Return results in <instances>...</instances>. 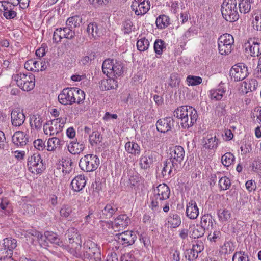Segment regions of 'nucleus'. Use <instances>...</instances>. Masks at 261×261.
Instances as JSON below:
<instances>
[{
  "label": "nucleus",
  "instance_id": "32",
  "mask_svg": "<svg viewBox=\"0 0 261 261\" xmlns=\"http://www.w3.org/2000/svg\"><path fill=\"white\" fill-rule=\"evenodd\" d=\"M42 118L39 115H33L30 117V124L31 128L34 130H39L42 126Z\"/></svg>",
  "mask_w": 261,
  "mask_h": 261
},
{
  "label": "nucleus",
  "instance_id": "40",
  "mask_svg": "<svg viewBox=\"0 0 261 261\" xmlns=\"http://www.w3.org/2000/svg\"><path fill=\"white\" fill-rule=\"evenodd\" d=\"M222 238V233L220 229H213V230L210 232L207 236V240L211 243H216L221 240Z\"/></svg>",
  "mask_w": 261,
  "mask_h": 261
},
{
  "label": "nucleus",
  "instance_id": "15",
  "mask_svg": "<svg viewBox=\"0 0 261 261\" xmlns=\"http://www.w3.org/2000/svg\"><path fill=\"white\" fill-rule=\"evenodd\" d=\"M180 169L181 167H178L170 160L168 159L164 162L162 174L164 178H169L173 176L174 174L177 173Z\"/></svg>",
  "mask_w": 261,
  "mask_h": 261
},
{
  "label": "nucleus",
  "instance_id": "17",
  "mask_svg": "<svg viewBox=\"0 0 261 261\" xmlns=\"http://www.w3.org/2000/svg\"><path fill=\"white\" fill-rule=\"evenodd\" d=\"M174 121L171 117H166L158 120L156 126L158 131L167 133L174 127Z\"/></svg>",
  "mask_w": 261,
  "mask_h": 261
},
{
  "label": "nucleus",
  "instance_id": "3",
  "mask_svg": "<svg viewBox=\"0 0 261 261\" xmlns=\"http://www.w3.org/2000/svg\"><path fill=\"white\" fill-rule=\"evenodd\" d=\"M102 71L108 77L120 76L124 72V66L120 61L107 59L105 60L102 66Z\"/></svg>",
  "mask_w": 261,
  "mask_h": 261
},
{
  "label": "nucleus",
  "instance_id": "58",
  "mask_svg": "<svg viewBox=\"0 0 261 261\" xmlns=\"http://www.w3.org/2000/svg\"><path fill=\"white\" fill-rule=\"evenodd\" d=\"M63 29L66 39L71 40L74 38L75 34V31L71 28V27L66 25Z\"/></svg>",
  "mask_w": 261,
  "mask_h": 261
},
{
  "label": "nucleus",
  "instance_id": "33",
  "mask_svg": "<svg viewBox=\"0 0 261 261\" xmlns=\"http://www.w3.org/2000/svg\"><path fill=\"white\" fill-rule=\"evenodd\" d=\"M85 148L83 143L72 141L68 145L69 151L73 154H79L82 152Z\"/></svg>",
  "mask_w": 261,
  "mask_h": 261
},
{
  "label": "nucleus",
  "instance_id": "16",
  "mask_svg": "<svg viewBox=\"0 0 261 261\" xmlns=\"http://www.w3.org/2000/svg\"><path fill=\"white\" fill-rule=\"evenodd\" d=\"M72 88H66L62 90L59 94L58 98L59 102L63 105H72L75 103L73 95H72Z\"/></svg>",
  "mask_w": 261,
  "mask_h": 261
},
{
  "label": "nucleus",
  "instance_id": "62",
  "mask_svg": "<svg viewBox=\"0 0 261 261\" xmlns=\"http://www.w3.org/2000/svg\"><path fill=\"white\" fill-rule=\"evenodd\" d=\"M124 34H129L132 31L133 23L130 20H126L123 23Z\"/></svg>",
  "mask_w": 261,
  "mask_h": 261
},
{
  "label": "nucleus",
  "instance_id": "52",
  "mask_svg": "<svg viewBox=\"0 0 261 261\" xmlns=\"http://www.w3.org/2000/svg\"><path fill=\"white\" fill-rule=\"evenodd\" d=\"M186 81L189 86H196L201 84L202 79L200 76L189 75L187 77Z\"/></svg>",
  "mask_w": 261,
  "mask_h": 261
},
{
  "label": "nucleus",
  "instance_id": "44",
  "mask_svg": "<svg viewBox=\"0 0 261 261\" xmlns=\"http://www.w3.org/2000/svg\"><path fill=\"white\" fill-rule=\"evenodd\" d=\"M169 24V18L165 15L159 16L156 19V24L158 28H165L167 27Z\"/></svg>",
  "mask_w": 261,
  "mask_h": 261
},
{
  "label": "nucleus",
  "instance_id": "19",
  "mask_svg": "<svg viewBox=\"0 0 261 261\" xmlns=\"http://www.w3.org/2000/svg\"><path fill=\"white\" fill-rule=\"evenodd\" d=\"M119 243L125 245H130L135 241V235L130 231H124L116 235Z\"/></svg>",
  "mask_w": 261,
  "mask_h": 261
},
{
  "label": "nucleus",
  "instance_id": "4",
  "mask_svg": "<svg viewBox=\"0 0 261 261\" xmlns=\"http://www.w3.org/2000/svg\"><path fill=\"white\" fill-rule=\"evenodd\" d=\"M236 0H224L221 5L223 17L227 21L234 22L238 20L239 15L237 11Z\"/></svg>",
  "mask_w": 261,
  "mask_h": 261
},
{
  "label": "nucleus",
  "instance_id": "27",
  "mask_svg": "<svg viewBox=\"0 0 261 261\" xmlns=\"http://www.w3.org/2000/svg\"><path fill=\"white\" fill-rule=\"evenodd\" d=\"M12 142L18 146H23L28 142V139L21 131H17L12 137Z\"/></svg>",
  "mask_w": 261,
  "mask_h": 261
},
{
  "label": "nucleus",
  "instance_id": "56",
  "mask_svg": "<svg viewBox=\"0 0 261 261\" xmlns=\"http://www.w3.org/2000/svg\"><path fill=\"white\" fill-rule=\"evenodd\" d=\"M218 215L220 220L227 221L230 218L231 214L229 210L224 209L222 212L219 210L218 212Z\"/></svg>",
  "mask_w": 261,
  "mask_h": 261
},
{
  "label": "nucleus",
  "instance_id": "45",
  "mask_svg": "<svg viewBox=\"0 0 261 261\" xmlns=\"http://www.w3.org/2000/svg\"><path fill=\"white\" fill-rule=\"evenodd\" d=\"M73 162L71 159H65L62 161V171L65 174H69L72 172Z\"/></svg>",
  "mask_w": 261,
  "mask_h": 261
},
{
  "label": "nucleus",
  "instance_id": "29",
  "mask_svg": "<svg viewBox=\"0 0 261 261\" xmlns=\"http://www.w3.org/2000/svg\"><path fill=\"white\" fill-rule=\"evenodd\" d=\"M203 148L205 149H214L217 148L219 140L216 136L212 137V136H207L205 139L202 141Z\"/></svg>",
  "mask_w": 261,
  "mask_h": 261
},
{
  "label": "nucleus",
  "instance_id": "42",
  "mask_svg": "<svg viewBox=\"0 0 261 261\" xmlns=\"http://www.w3.org/2000/svg\"><path fill=\"white\" fill-rule=\"evenodd\" d=\"M82 19L79 15H75L67 19L66 22V25L71 27V28L79 27L82 23Z\"/></svg>",
  "mask_w": 261,
  "mask_h": 261
},
{
  "label": "nucleus",
  "instance_id": "21",
  "mask_svg": "<svg viewBox=\"0 0 261 261\" xmlns=\"http://www.w3.org/2000/svg\"><path fill=\"white\" fill-rule=\"evenodd\" d=\"M246 50L249 48L251 56H258L261 54V40H251L246 44Z\"/></svg>",
  "mask_w": 261,
  "mask_h": 261
},
{
  "label": "nucleus",
  "instance_id": "13",
  "mask_svg": "<svg viewBox=\"0 0 261 261\" xmlns=\"http://www.w3.org/2000/svg\"><path fill=\"white\" fill-rule=\"evenodd\" d=\"M156 160V153L152 151H145L140 159L139 164L142 169H146Z\"/></svg>",
  "mask_w": 261,
  "mask_h": 261
},
{
  "label": "nucleus",
  "instance_id": "30",
  "mask_svg": "<svg viewBox=\"0 0 261 261\" xmlns=\"http://www.w3.org/2000/svg\"><path fill=\"white\" fill-rule=\"evenodd\" d=\"M117 211V207L112 204H107L100 213V218L107 219L111 218Z\"/></svg>",
  "mask_w": 261,
  "mask_h": 261
},
{
  "label": "nucleus",
  "instance_id": "47",
  "mask_svg": "<svg viewBox=\"0 0 261 261\" xmlns=\"http://www.w3.org/2000/svg\"><path fill=\"white\" fill-rule=\"evenodd\" d=\"M234 155L230 152H227L222 156V163L225 166H229L234 161Z\"/></svg>",
  "mask_w": 261,
  "mask_h": 261
},
{
  "label": "nucleus",
  "instance_id": "64",
  "mask_svg": "<svg viewBox=\"0 0 261 261\" xmlns=\"http://www.w3.org/2000/svg\"><path fill=\"white\" fill-rule=\"evenodd\" d=\"M121 261H136L133 254L131 253H125L121 257Z\"/></svg>",
  "mask_w": 261,
  "mask_h": 261
},
{
  "label": "nucleus",
  "instance_id": "49",
  "mask_svg": "<svg viewBox=\"0 0 261 261\" xmlns=\"http://www.w3.org/2000/svg\"><path fill=\"white\" fill-rule=\"evenodd\" d=\"M252 22L254 30L261 31V12L254 14Z\"/></svg>",
  "mask_w": 261,
  "mask_h": 261
},
{
  "label": "nucleus",
  "instance_id": "63",
  "mask_svg": "<svg viewBox=\"0 0 261 261\" xmlns=\"http://www.w3.org/2000/svg\"><path fill=\"white\" fill-rule=\"evenodd\" d=\"M33 143L34 147L38 150H43L45 147V143L41 139L36 140Z\"/></svg>",
  "mask_w": 261,
  "mask_h": 261
},
{
  "label": "nucleus",
  "instance_id": "12",
  "mask_svg": "<svg viewBox=\"0 0 261 261\" xmlns=\"http://www.w3.org/2000/svg\"><path fill=\"white\" fill-rule=\"evenodd\" d=\"M29 170L34 173H40L44 169L42 160L39 154H34L28 159Z\"/></svg>",
  "mask_w": 261,
  "mask_h": 261
},
{
  "label": "nucleus",
  "instance_id": "22",
  "mask_svg": "<svg viewBox=\"0 0 261 261\" xmlns=\"http://www.w3.org/2000/svg\"><path fill=\"white\" fill-rule=\"evenodd\" d=\"M150 3L148 1L140 2L139 4L132 2L131 8L137 15H143L146 14L150 9Z\"/></svg>",
  "mask_w": 261,
  "mask_h": 261
},
{
  "label": "nucleus",
  "instance_id": "53",
  "mask_svg": "<svg viewBox=\"0 0 261 261\" xmlns=\"http://www.w3.org/2000/svg\"><path fill=\"white\" fill-rule=\"evenodd\" d=\"M232 261H249L247 253L243 251L236 252L233 256Z\"/></svg>",
  "mask_w": 261,
  "mask_h": 261
},
{
  "label": "nucleus",
  "instance_id": "38",
  "mask_svg": "<svg viewBox=\"0 0 261 261\" xmlns=\"http://www.w3.org/2000/svg\"><path fill=\"white\" fill-rule=\"evenodd\" d=\"M126 151L130 154L138 155L140 153V147L138 144L134 142H128L125 145Z\"/></svg>",
  "mask_w": 261,
  "mask_h": 261
},
{
  "label": "nucleus",
  "instance_id": "24",
  "mask_svg": "<svg viewBox=\"0 0 261 261\" xmlns=\"http://www.w3.org/2000/svg\"><path fill=\"white\" fill-rule=\"evenodd\" d=\"M3 8V15L7 19H13L16 16V12L13 10L14 5L6 2L0 3Z\"/></svg>",
  "mask_w": 261,
  "mask_h": 261
},
{
  "label": "nucleus",
  "instance_id": "11",
  "mask_svg": "<svg viewBox=\"0 0 261 261\" xmlns=\"http://www.w3.org/2000/svg\"><path fill=\"white\" fill-rule=\"evenodd\" d=\"M248 74L247 67L242 63L234 65L230 70L231 79L237 82L244 80Z\"/></svg>",
  "mask_w": 261,
  "mask_h": 261
},
{
  "label": "nucleus",
  "instance_id": "9",
  "mask_svg": "<svg viewBox=\"0 0 261 261\" xmlns=\"http://www.w3.org/2000/svg\"><path fill=\"white\" fill-rule=\"evenodd\" d=\"M169 159L174 164L181 168V164L185 156L184 148L179 145L174 146L170 149Z\"/></svg>",
  "mask_w": 261,
  "mask_h": 261
},
{
  "label": "nucleus",
  "instance_id": "39",
  "mask_svg": "<svg viewBox=\"0 0 261 261\" xmlns=\"http://www.w3.org/2000/svg\"><path fill=\"white\" fill-rule=\"evenodd\" d=\"M1 212L5 215L8 216L11 214L13 211L12 206L8 199L3 198L0 202Z\"/></svg>",
  "mask_w": 261,
  "mask_h": 261
},
{
  "label": "nucleus",
  "instance_id": "43",
  "mask_svg": "<svg viewBox=\"0 0 261 261\" xmlns=\"http://www.w3.org/2000/svg\"><path fill=\"white\" fill-rule=\"evenodd\" d=\"M62 141L57 137L49 138L47 142V149L48 151H53L62 145Z\"/></svg>",
  "mask_w": 261,
  "mask_h": 261
},
{
  "label": "nucleus",
  "instance_id": "54",
  "mask_svg": "<svg viewBox=\"0 0 261 261\" xmlns=\"http://www.w3.org/2000/svg\"><path fill=\"white\" fill-rule=\"evenodd\" d=\"M219 184L221 190H226L231 186L230 180L226 176L222 177L219 179Z\"/></svg>",
  "mask_w": 261,
  "mask_h": 261
},
{
  "label": "nucleus",
  "instance_id": "26",
  "mask_svg": "<svg viewBox=\"0 0 261 261\" xmlns=\"http://www.w3.org/2000/svg\"><path fill=\"white\" fill-rule=\"evenodd\" d=\"M71 244L82 243V239L77 229L74 227L69 228L66 233Z\"/></svg>",
  "mask_w": 261,
  "mask_h": 261
},
{
  "label": "nucleus",
  "instance_id": "18",
  "mask_svg": "<svg viewBox=\"0 0 261 261\" xmlns=\"http://www.w3.org/2000/svg\"><path fill=\"white\" fill-rule=\"evenodd\" d=\"M221 82L216 89H212L209 91V95L212 100H223L226 97V90Z\"/></svg>",
  "mask_w": 261,
  "mask_h": 261
},
{
  "label": "nucleus",
  "instance_id": "28",
  "mask_svg": "<svg viewBox=\"0 0 261 261\" xmlns=\"http://www.w3.org/2000/svg\"><path fill=\"white\" fill-rule=\"evenodd\" d=\"M86 181L85 177L81 175L76 176L71 182L72 189L74 191L79 192L85 186Z\"/></svg>",
  "mask_w": 261,
  "mask_h": 261
},
{
  "label": "nucleus",
  "instance_id": "7",
  "mask_svg": "<svg viewBox=\"0 0 261 261\" xmlns=\"http://www.w3.org/2000/svg\"><path fill=\"white\" fill-rule=\"evenodd\" d=\"M234 43L233 36L229 34H224L221 35L218 40V49L222 55L229 54L232 50Z\"/></svg>",
  "mask_w": 261,
  "mask_h": 261
},
{
  "label": "nucleus",
  "instance_id": "59",
  "mask_svg": "<svg viewBox=\"0 0 261 261\" xmlns=\"http://www.w3.org/2000/svg\"><path fill=\"white\" fill-rule=\"evenodd\" d=\"M43 130L45 134H49V135L51 136L54 134H57L61 131L59 129H57V127L55 128H54L53 126L48 127L47 124L44 125Z\"/></svg>",
  "mask_w": 261,
  "mask_h": 261
},
{
  "label": "nucleus",
  "instance_id": "1",
  "mask_svg": "<svg viewBox=\"0 0 261 261\" xmlns=\"http://www.w3.org/2000/svg\"><path fill=\"white\" fill-rule=\"evenodd\" d=\"M174 116L178 119V123L183 128H189L196 122L198 114L193 107L182 106L174 111Z\"/></svg>",
  "mask_w": 261,
  "mask_h": 261
},
{
  "label": "nucleus",
  "instance_id": "10",
  "mask_svg": "<svg viewBox=\"0 0 261 261\" xmlns=\"http://www.w3.org/2000/svg\"><path fill=\"white\" fill-rule=\"evenodd\" d=\"M33 235L36 236L39 240L40 239L42 240L45 238L51 243L55 244L57 246L60 247L63 249H67L68 246L66 243L60 240V239L58 237V235L52 231L45 232L44 236L37 231L35 232V234H33Z\"/></svg>",
  "mask_w": 261,
  "mask_h": 261
},
{
  "label": "nucleus",
  "instance_id": "60",
  "mask_svg": "<svg viewBox=\"0 0 261 261\" xmlns=\"http://www.w3.org/2000/svg\"><path fill=\"white\" fill-rule=\"evenodd\" d=\"M252 168L254 171L261 175V158H257L252 163Z\"/></svg>",
  "mask_w": 261,
  "mask_h": 261
},
{
  "label": "nucleus",
  "instance_id": "51",
  "mask_svg": "<svg viewBox=\"0 0 261 261\" xmlns=\"http://www.w3.org/2000/svg\"><path fill=\"white\" fill-rule=\"evenodd\" d=\"M165 48V44L164 41L161 39L155 40L154 43V50L155 53L158 55L162 54L163 49Z\"/></svg>",
  "mask_w": 261,
  "mask_h": 261
},
{
  "label": "nucleus",
  "instance_id": "31",
  "mask_svg": "<svg viewBox=\"0 0 261 261\" xmlns=\"http://www.w3.org/2000/svg\"><path fill=\"white\" fill-rule=\"evenodd\" d=\"M118 86L117 82L111 76L109 79L101 81L100 87L102 90H109L115 89Z\"/></svg>",
  "mask_w": 261,
  "mask_h": 261
},
{
  "label": "nucleus",
  "instance_id": "55",
  "mask_svg": "<svg viewBox=\"0 0 261 261\" xmlns=\"http://www.w3.org/2000/svg\"><path fill=\"white\" fill-rule=\"evenodd\" d=\"M205 229L202 227L197 226L193 228L192 236L194 238H199L202 237L205 233Z\"/></svg>",
  "mask_w": 261,
  "mask_h": 261
},
{
  "label": "nucleus",
  "instance_id": "25",
  "mask_svg": "<svg viewBox=\"0 0 261 261\" xmlns=\"http://www.w3.org/2000/svg\"><path fill=\"white\" fill-rule=\"evenodd\" d=\"M186 215L191 219H195L197 218L199 215V209L194 200H191L187 203Z\"/></svg>",
  "mask_w": 261,
  "mask_h": 261
},
{
  "label": "nucleus",
  "instance_id": "20",
  "mask_svg": "<svg viewBox=\"0 0 261 261\" xmlns=\"http://www.w3.org/2000/svg\"><path fill=\"white\" fill-rule=\"evenodd\" d=\"M96 22H90L87 25L86 32L90 39H97L102 35L101 28Z\"/></svg>",
  "mask_w": 261,
  "mask_h": 261
},
{
  "label": "nucleus",
  "instance_id": "6",
  "mask_svg": "<svg viewBox=\"0 0 261 261\" xmlns=\"http://www.w3.org/2000/svg\"><path fill=\"white\" fill-rule=\"evenodd\" d=\"M99 160L96 155L87 154L82 157L79 162V166L84 171L92 172L97 169Z\"/></svg>",
  "mask_w": 261,
  "mask_h": 261
},
{
  "label": "nucleus",
  "instance_id": "14",
  "mask_svg": "<svg viewBox=\"0 0 261 261\" xmlns=\"http://www.w3.org/2000/svg\"><path fill=\"white\" fill-rule=\"evenodd\" d=\"M130 219L126 214H121L117 217L113 224V228L115 231L124 230L130 224Z\"/></svg>",
  "mask_w": 261,
  "mask_h": 261
},
{
  "label": "nucleus",
  "instance_id": "57",
  "mask_svg": "<svg viewBox=\"0 0 261 261\" xmlns=\"http://www.w3.org/2000/svg\"><path fill=\"white\" fill-rule=\"evenodd\" d=\"M195 243V244H193L192 245V251H195V252H196V255H198V254L200 253L202 251H203L204 249L203 243L201 241L198 240H196Z\"/></svg>",
  "mask_w": 261,
  "mask_h": 261
},
{
  "label": "nucleus",
  "instance_id": "41",
  "mask_svg": "<svg viewBox=\"0 0 261 261\" xmlns=\"http://www.w3.org/2000/svg\"><path fill=\"white\" fill-rule=\"evenodd\" d=\"M253 0H240L239 7L240 12L241 13L246 14L248 13L251 9V5Z\"/></svg>",
  "mask_w": 261,
  "mask_h": 261
},
{
  "label": "nucleus",
  "instance_id": "61",
  "mask_svg": "<svg viewBox=\"0 0 261 261\" xmlns=\"http://www.w3.org/2000/svg\"><path fill=\"white\" fill-rule=\"evenodd\" d=\"M193 249H190L186 250L185 252V257L190 261L194 260L198 257L196 252L192 251Z\"/></svg>",
  "mask_w": 261,
  "mask_h": 261
},
{
  "label": "nucleus",
  "instance_id": "50",
  "mask_svg": "<svg viewBox=\"0 0 261 261\" xmlns=\"http://www.w3.org/2000/svg\"><path fill=\"white\" fill-rule=\"evenodd\" d=\"M72 212V206L68 204H64L60 210V215L62 217L68 218Z\"/></svg>",
  "mask_w": 261,
  "mask_h": 261
},
{
  "label": "nucleus",
  "instance_id": "34",
  "mask_svg": "<svg viewBox=\"0 0 261 261\" xmlns=\"http://www.w3.org/2000/svg\"><path fill=\"white\" fill-rule=\"evenodd\" d=\"M81 244H71V247H69V245L68 246L67 250L73 256H75L76 258H81L83 259V251H82L81 248L82 246Z\"/></svg>",
  "mask_w": 261,
  "mask_h": 261
},
{
  "label": "nucleus",
  "instance_id": "36",
  "mask_svg": "<svg viewBox=\"0 0 261 261\" xmlns=\"http://www.w3.org/2000/svg\"><path fill=\"white\" fill-rule=\"evenodd\" d=\"M71 88L72 95H73V99H75V103H77L78 104L83 103L85 99V92L78 88Z\"/></svg>",
  "mask_w": 261,
  "mask_h": 261
},
{
  "label": "nucleus",
  "instance_id": "23",
  "mask_svg": "<svg viewBox=\"0 0 261 261\" xmlns=\"http://www.w3.org/2000/svg\"><path fill=\"white\" fill-rule=\"evenodd\" d=\"M11 115L12 124L14 126H20L23 124L25 121L24 114L19 110H13Z\"/></svg>",
  "mask_w": 261,
  "mask_h": 261
},
{
  "label": "nucleus",
  "instance_id": "8",
  "mask_svg": "<svg viewBox=\"0 0 261 261\" xmlns=\"http://www.w3.org/2000/svg\"><path fill=\"white\" fill-rule=\"evenodd\" d=\"M91 253L96 255L97 258L99 256H101L100 251L97 244L90 240H88L83 244V260H89L88 258Z\"/></svg>",
  "mask_w": 261,
  "mask_h": 261
},
{
  "label": "nucleus",
  "instance_id": "48",
  "mask_svg": "<svg viewBox=\"0 0 261 261\" xmlns=\"http://www.w3.org/2000/svg\"><path fill=\"white\" fill-rule=\"evenodd\" d=\"M102 136L97 132H93L89 135V141L92 146H94L101 142Z\"/></svg>",
  "mask_w": 261,
  "mask_h": 261
},
{
  "label": "nucleus",
  "instance_id": "35",
  "mask_svg": "<svg viewBox=\"0 0 261 261\" xmlns=\"http://www.w3.org/2000/svg\"><path fill=\"white\" fill-rule=\"evenodd\" d=\"M167 220L170 227L173 228L178 227L181 222L180 216L175 213H170Z\"/></svg>",
  "mask_w": 261,
  "mask_h": 261
},
{
  "label": "nucleus",
  "instance_id": "2",
  "mask_svg": "<svg viewBox=\"0 0 261 261\" xmlns=\"http://www.w3.org/2000/svg\"><path fill=\"white\" fill-rule=\"evenodd\" d=\"M170 190L165 184H160L154 190L153 196L151 197L150 207L154 211L160 210L162 208L163 201L169 198Z\"/></svg>",
  "mask_w": 261,
  "mask_h": 261
},
{
  "label": "nucleus",
  "instance_id": "46",
  "mask_svg": "<svg viewBox=\"0 0 261 261\" xmlns=\"http://www.w3.org/2000/svg\"><path fill=\"white\" fill-rule=\"evenodd\" d=\"M149 46V42L145 38L143 37L139 39L137 42V49L140 51L146 50Z\"/></svg>",
  "mask_w": 261,
  "mask_h": 261
},
{
  "label": "nucleus",
  "instance_id": "37",
  "mask_svg": "<svg viewBox=\"0 0 261 261\" xmlns=\"http://www.w3.org/2000/svg\"><path fill=\"white\" fill-rule=\"evenodd\" d=\"M201 226L205 229H208L210 227L213 228L214 219L210 214H205L201 218Z\"/></svg>",
  "mask_w": 261,
  "mask_h": 261
},
{
  "label": "nucleus",
  "instance_id": "5",
  "mask_svg": "<svg viewBox=\"0 0 261 261\" xmlns=\"http://www.w3.org/2000/svg\"><path fill=\"white\" fill-rule=\"evenodd\" d=\"M12 79L16 82L17 85L24 91H30L35 87V78L32 73H19L14 74Z\"/></svg>",
  "mask_w": 261,
  "mask_h": 261
}]
</instances>
